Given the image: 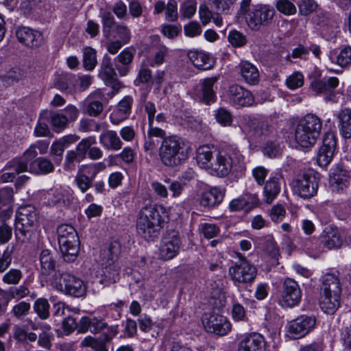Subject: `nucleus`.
<instances>
[{
  "label": "nucleus",
  "instance_id": "nucleus-33",
  "mask_svg": "<svg viewBox=\"0 0 351 351\" xmlns=\"http://www.w3.org/2000/svg\"><path fill=\"white\" fill-rule=\"evenodd\" d=\"M280 189L281 185L280 176L269 178V179L265 182L263 189L265 201L267 204H271L276 198L280 192Z\"/></svg>",
  "mask_w": 351,
  "mask_h": 351
},
{
  "label": "nucleus",
  "instance_id": "nucleus-21",
  "mask_svg": "<svg viewBox=\"0 0 351 351\" xmlns=\"http://www.w3.org/2000/svg\"><path fill=\"white\" fill-rule=\"evenodd\" d=\"M105 96L100 90L90 93L83 102L84 112L91 117H97L103 111Z\"/></svg>",
  "mask_w": 351,
  "mask_h": 351
},
{
  "label": "nucleus",
  "instance_id": "nucleus-61",
  "mask_svg": "<svg viewBox=\"0 0 351 351\" xmlns=\"http://www.w3.org/2000/svg\"><path fill=\"white\" fill-rule=\"evenodd\" d=\"M167 21L174 22L178 19V5L175 0H169L165 11Z\"/></svg>",
  "mask_w": 351,
  "mask_h": 351
},
{
  "label": "nucleus",
  "instance_id": "nucleus-26",
  "mask_svg": "<svg viewBox=\"0 0 351 351\" xmlns=\"http://www.w3.org/2000/svg\"><path fill=\"white\" fill-rule=\"evenodd\" d=\"M349 184L350 175L346 170L335 169L330 176V188L332 192L341 193Z\"/></svg>",
  "mask_w": 351,
  "mask_h": 351
},
{
  "label": "nucleus",
  "instance_id": "nucleus-9",
  "mask_svg": "<svg viewBox=\"0 0 351 351\" xmlns=\"http://www.w3.org/2000/svg\"><path fill=\"white\" fill-rule=\"evenodd\" d=\"M38 221V215L34 207L27 206L19 208L15 221V235L21 243L30 239L33 228Z\"/></svg>",
  "mask_w": 351,
  "mask_h": 351
},
{
  "label": "nucleus",
  "instance_id": "nucleus-45",
  "mask_svg": "<svg viewBox=\"0 0 351 351\" xmlns=\"http://www.w3.org/2000/svg\"><path fill=\"white\" fill-rule=\"evenodd\" d=\"M103 27V32L106 38L110 36L111 30L115 25L112 14L109 11H101L100 13Z\"/></svg>",
  "mask_w": 351,
  "mask_h": 351
},
{
  "label": "nucleus",
  "instance_id": "nucleus-42",
  "mask_svg": "<svg viewBox=\"0 0 351 351\" xmlns=\"http://www.w3.org/2000/svg\"><path fill=\"white\" fill-rule=\"evenodd\" d=\"M155 38L158 40V43L153 48V58L149 62L151 66L161 65L169 53V48L160 42L159 38L155 36Z\"/></svg>",
  "mask_w": 351,
  "mask_h": 351
},
{
  "label": "nucleus",
  "instance_id": "nucleus-19",
  "mask_svg": "<svg viewBox=\"0 0 351 351\" xmlns=\"http://www.w3.org/2000/svg\"><path fill=\"white\" fill-rule=\"evenodd\" d=\"M180 244V237L175 232L164 237L160 247V257L165 261L173 258L178 254Z\"/></svg>",
  "mask_w": 351,
  "mask_h": 351
},
{
  "label": "nucleus",
  "instance_id": "nucleus-6",
  "mask_svg": "<svg viewBox=\"0 0 351 351\" xmlns=\"http://www.w3.org/2000/svg\"><path fill=\"white\" fill-rule=\"evenodd\" d=\"M251 0H242L238 14L243 16L248 27L253 30H258L261 26L269 25L275 14L272 8L266 5H257L250 8Z\"/></svg>",
  "mask_w": 351,
  "mask_h": 351
},
{
  "label": "nucleus",
  "instance_id": "nucleus-18",
  "mask_svg": "<svg viewBox=\"0 0 351 351\" xmlns=\"http://www.w3.org/2000/svg\"><path fill=\"white\" fill-rule=\"evenodd\" d=\"M227 95L229 101L236 106L249 107L255 104L252 93L237 84L230 86Z\"/></svg>",
  "mask_w": 351,
  "mask_h": 351
},
{
  "label": "nucleus",
  "instance_id": "nucleus-8",
  "mask_svg": "<svg viewBox=\"0 0 351 351\" xmlns=\"http://www.w3.org/2000/svg\"><path fill=\"white\" fill-rule=\"evenodd\" d=\"M121 253L119 242L114 241L110 243L108 250L105 252L106 261L102 263V274L101 282L109 285L115 283L119 279L121 265L118 262Z\"/></svg>",
  "mask_w": 351,
  "mask_h": 351
},
{
  "label": "nucleus",
  "instance_id": "nucleus-57",
  "mask_svg": "<svg viewBox=\"0 0 351 351\" xmlns=\"http://www.w3.org/2000/svg\"><path fill=\"white\" fill-rule=\"evenodd\" d=\"M199 230L206 239H212L219 232V228L214 223H203L199 226Z\"/></svg>",
  "mask_w": 351,
  "mask_h": 351
},
{
  "label": "nucleus",
  "instance_id": "nucleus-46",
  "mask_svg": "<svg viewBox=\"0 0 351 351\" xmlns=\"http://www.w3.org/2000/svg\"><path fill=\"white\" fill-rule=\"evenodd\" d=\"M50 123L56 132H60L65 129L68 125L67 119L63 113H51L49 118Z\"/></svg>",
  "mask_w": 351,
  "mask_h": 351
},
{
  "label": "nucleus",
  "instance_id": "nucleus-39",
  "mask_svg": "<svg viewBox=\"0 0 351 351\" xmlns=\"http://www.w3.org/2000/svg\"><path fill=\"white\" fill-rule=\"evenodd\" d=\"M94 179L95 178L90 176L89 173H86L83 166L80 165L75 177V182L80 191L84 193L92 186Z\"/></svg>",
  "mask_w": 351,
  "mask_h": 351
},
{
  "label": "nucleus",
  "instance_id": "nucleus-24",
  "mask_svg": "<svg viewBox=\"0 0 351 351\" xmlns=\"http://www.w3.org/2000/svg\"><path fill=\"white\" fill-rule=\"evenodd\" d=\"M117 335V330L112 328L110 329V334H104L100 337L96 339L91 336L85 337L81 341V346L90 347L94 351H108L106 343L110 342V340Z\"/></svg>",
  "mask_w": 351,
  "mask_h": 351
},
{
  "label": "nucleus",
  "instance_id": "nucleus-28",
  "mask_svg": "<svg viewBox=\"0 0 351 351\" xmlns=\"http://www.w3.org/2000/svg\"><path fill=\"white\" fill-rule=\"evenodd\" d=\"M70 193L62 189H52L45 194L48 204L59 207L66 206L70 204Z\"/></svg>",
  "mask_w": 351,
  "mask_h": 351
},
{
  "label": "nucleus",
  "instance_id": "nucleus-40",
  "mask_svg": "<svg viewBox=\"0 0 351 351\" xmlns=\"http://www.w3.org/2000/svg\"><path fill=\"white\" fill-rule=\"evenodd\" d=\"M75 141L76 138L74 136H64L58 141L53 143L50 148L51 155L55 156L56 161L60 162L62 160V156L65 148Z\"/></svg>",
  "mask_w": 351,
  "mask_h": 351
},
{
  "label": "nucleus",
  "instance_id": "nucleus-13",
  "mask_svg": "<svg viewBox=\"0 0 351 351\" xmlns=\"http://www.w3.org/2000/svg\"><path fill=\"white\" fill-rule=\"evenodd\" d=\"M202 322L207 332L219 336L226 335L232 328L228 319L219 314L204 313L202 317Z\"/></svg>",
  "mask_w": 351,
  "mask_h": 351
},
{
  "label": "nucleus",
  "instance_id": "nucleus-50",
  "mask_svg": "<svg viewBox=\"0 0 351 351\" xmlns=\"http://www.w3.org/2000/svg\"><path fill=\"white\" fill-rule=\"evenodd\" d=\"M231 315L235 322H247L249 319L247 311L242 304L237 302L232 304Z\"/></svg>",
  "mask_w": 351,
  "mask_h": 351
},
{
  "label": "nucleus",
  "instance_id": "nucleus-10",
  "mask_svg": "<svg viewBox=\"0 0 351 351\" xmlns=\"http://www.w3.org/2000/svg\"><path fill=\"white\" fill-rule=\"evenodd\" d=\"M236 254L239 262L229 267L230 279L235 285L252 284L257 276V269L242 254L237 252Z\"/></svg>",
  "mask_w": 351,
  "mask_h": 351
},
{
  "label": "nucleus",
  "instance_id": "nucleus-53",
  "mask_svg": "<svg viewBox=\"0 0 351 351\" xmlns=\"http://www.w3.org/2000/svg\"><path fill=\"white\" fill-rule=\"evenodd\" d=\"M229 43L234 47H241L247 43L246 36L238 30H231L228 36Z\"/></svg>",
  "mask_w": 351,
  "mask_h": 351
},
{
  "label": "nucleus",
  "instance_id": "nucleus-54",
  "mask_svg": "<svg viewBox=\"0 0 351 351\" xmlns=\"http://www.w3.org/2000/svg\"><path fill=\"white\" fill-rule=\"evenodd\" d=\"M22 276L23 274L20 269H10L3 276L2 280L7 285H16L19 283Z\"/></svg>",
  "mask_w": 351,
  "mask_h": 351
},
{
  "label": "nucleus",
  "instance_id": "nucleus-32",
  "mask_svg": "<svg viewBox=\"0 0 351 351\" xmlns=\"http://www.w3.org/2000/svg\"><path fill=\"white\" fill-rule=\"evenodd\" d=\"M99 143L108 150L118 151L123 143L117 133L114 130H106L99 136Z\"/></svg>",
  "mask_w": 351,
  "mask_h": 351
},
{
  "label": "nucleus",
  "instance_id": "nucleus-27",
  "mask_svg": "<svg viewBox=\"0 0 351 351\" xmlns=\"http://www.w3.org/2000/svg\"><path fill=\"white\" fill-rule=\"evenodd\" d=\"M238 69L242 80L250 85H256L258 83L260 74L256 66L248 61H241Z\"/></svg>",
  "mask_w": 351,
  "mask_h": 351
},
{
  "label": "nucleus",
  "instance_id": "nucleus-63",
  "mask_svg": "<svg viewBox=\"0 0 351 351\" xmlns=\"http://www.w3.org/2000/svg\"><path fill=\"white\" fill-rule=\"evenodd\" d=\"M184 32L186 36L195 37L201 34L202 27L196 21H191L184 26Z\"/></svg>",
  "mask_w": 351,
  "mask_h": 351
},
{
  "label": "nucleus",
  "instance_id": "nucleus-41",
  "mask_svg": "<svg viewBox=\"0 0 351 351\" xmlns=\"http://www.w3.org/2000/svg\"><path fill=\"white\" fill-rule=\"evenodd\" d=\"M54 167L50 160L46 158H38L29 165V171L36 174H47L52 172Z\"/></svg>",
  "mask_w": 351,
  "mask_h": 351
},
{
  "label": "nucleus",
  "instance_id": "nucleus-62",
  "mask_svg": "<svg viewBox=\"0 0 351 351\" xmlns=\"http://www.w3.org/2000/svg\"><path fill=\"white\" fill-rule=\"evenodd\" d=\"M276 8L280 12L286 15L293 14L296 12L295 5L289 0H278Z\"/></svg>",
  "mask_w": 351,
  "mask_h": 351
},
{
  "label": "nucleus",
  "instance_id": "nucleus-29",
  "mask_svg": "<svg viewBox=\"0 0 351 351\" xmlns=\"http://www.w3.org/2000/svg\"><path fill=\"white\" fill-rule=\"evenodd\" d=\"M224 194L223 189L219 187H213L201 194L199 204L204 207L215 206L222 202Z\"/></svg>",
  "mask_w": 351,
  "mask_h": 351
},
{
  "label": "nucleus",
  "instance_id": "nucleus-15",
  "mask_svg": "<svg viewBox=\"0 0 351 351\" xmlns=\"http://www.w3.org/2000/svg\"><path fill=\"white\" fill-rule=\"evenodd\" d=\"M315 324V317L301 315L288 324L289 336L294 339L302 338L310 332Z\"/></svg>",
  "mask_w": 351,
  "mask_h": 351
},
{
  "label": "nucleus",
  "instance_id": "nucleus-44",
  "mask_svg": "<svg viewBox=\"0 0 351 351\" xmlns=\"http://www.w3.org/2000/svg\"><path fill=\"white\" fill-rule=\"evenodd\" d=\"M99 76L105 83H109L110 81L117 77V73L112 66L110 58H105L104 59L101 66Z\"/></svg>",
  "mask_w": 351,
  "mask_h": 351
},
{
  "label": "nucleus",
  "instance_id": "nucleus-22",
  "mask_svg": "<svg viewBox=\"0 0 351 351\" xmlns=\"http://www.w3.org/2000/svg\"><path fill=\"white\" fill-rule=\"evenodd\" d=\"M16 36L20 43L29 47H37L43 41V34L40 32L27 27H19Z\"/></svg>",
  "mask_w": 351,
  "mask_h": 351
},
{
  "label": "nucleus",
  "instance_id": "nucleus-4",
  "mask_svg": "<svg viewBox=\"0 0 351 351\" xmlns=\"http://www.w3.org/2000/svg\"><path fill=\"white\" fill-rule=\"evenodd\" d=\"M322 129L321 119L315 114H307L298 122L291 134L298 145L308 148L316 143Z\"/></svg>",
  "mask_w": 351,
  "mask_h": 351
},
{
  "label": "nucleus",
  "instance_id": "nucleus-1",
  "mask_svg": "<svg viewBox=\"0 0 351 351\" xmlns=\"http://www.w3.org/2000/svg\"><path fill=\"white\" fill-rule=\"evenodd\" d=\"M168 219L166 208L161 205H146L138 213L136 230L145 240H153L158 237L162 223Z\"/></svg>",
  "mask_w": 351,
  "mask_h": 351
},
{
  "label": "nucleus",
  "instance_id": "nucleus-56",
  "mask_svg": "<svg viewBox=\"0 0 351 351\" xmlns=\"http://www.w3.org/2000/svg\"><path fill=\"white\" fill-rule=\"evenodd\" d=\"M101 125L93 119H82L79 123V130L83 132H99Z\"/></svg>",
  "mask_w": 351,
  "mask_h": 351
},
{
  "label": "nucleus",
  "instance_id": "nucleus-52",
  "mask_svg": "<svg viewBox=\"0 0 351 351\" xmlns=\"http://www.w3.org/2000/svg\"><path fill=\"white\" fill-rule=\"evenodd\" d=\"M160 32L162 35L169 39H174L182 32L180 25L162 24L160 26Z\"/></svg>",
  "mask_w": 351,
  "mask_h": 351
},
{
  "label": "nucleus",
  "instance_id": "nucleus-38",
  "mask_svg": "<svg viewBox=\"0 0 351 351\" xmlns=\"http://www.w3.org/2000/svg\"><path fill=\"white\" fill-rule=\"evenodd\" d=\"M195 159L200 168L210 170L214 160L212 148L207 145L199 147L196 150Z\"/></svg>",
  "mask_w": 351,
  "mask_h": 351
},
{
  "label": "nucleus",
  "instance_id": "nucleus-20",
  "mask_svg": "<svg viewBox=\"0 0 351 351\" xmlns=\"http://www.w3.org/2000/svg\"><path fill=\"white\" fill-rule=\"evenodd\" d=\"M267 343L263 335L254 332L243 337L238 343V351H265Z\"/></svg>",
  "mask_w": 351,
  "mask_h": 351
},
{
  "label": "nucleus",
  "instance_id": "nucleus-23",
  "mask_svg": "<svg viewBox=\"0 0 351 351\" xmlns=\"http://www.w3.org/2000/svg\"><path fill=\"white\" fill-rule=\"evenodd\" d=\"M133 101V98L131 96L127 95L118 103L116 108L110 115V122L113 125H118L129 117Z\"/></svg>",
  "mask_w": 351,
  "mask_h": 351
},
{
  "label": "nucleus",
  "instance_id": "nucleus-3",
  "mask_svg": "<svg viewBox=\"0 0 351 351\" xmlns=\"http://www.w3.org/2000/svg\"><path fill=\"white\" fill-rule=\"evenodd\" d=\"M159 158L166 167H174L189 158V146L181 137L172 135L165 138L159 147Z\"/></svg>",
  "mask_w": 351,
  "mask_h": 351
},
{
  "label": "nucleus",
  "instance_id": "nucleus-48",
  "mask_svg": "<svg viewBox=\"0 0 351 351\" xmlns=\"http://www.w3.org/2000/svg\"><path fill=\"white\" fill-rule=\"evenodd\" d=\"M84 66L86 70H93L97 64L96 51L94 49L86 47L83 53Z\"/></svg>",
  "mask_w": 351,
  "mask_h": 351
},
{
  "label": "nucleus",
  "instance_id": "nucleus-58",
  "mask_svg": "<svg viewBox=\"0 0 351 351\" xmlns=\"http://www.w3.org/2000/svg\"><path fill=\"white\" fill-rule=\"evenodd\" d=\"M84 159L75 150H69L66 152L64 162V169L72 170L75 168V162H80Z\"/></svg>",
  "mask_w": 351,
  "mask_h": 351
},
{
  "label": "nucleus",
  "instance_id": "nucleus-36",
  "mask_svg": "<svg viewBox=\"0 0 351 351\" xmlns=\"http://www.w3.org/2000/svg\"><path fill=\"white\" fill-rule=\"evenodd\" d=\"M338 128L341 136L348 139L351 138V109L344 108L338 115Z\"/></svg>",
  "mask_w": 351,
  "mask_h": 351
},
{
  "label": "nucleus",
  "instance_id": "nucleus-5",
  "mask_svg": "<svg viewBox=\"0 0 351 351\" xmlns=\"http://www.w3.org/2000/svg\"><path fill=\"white\" fill-rule=\"evenodd\" d=\"M341 287L339 278L333 274H326L322 278L319 306L327 314H333L340 305Z\"/></svg>",
  "mask_w": 351,
  "mask_h": 351
},
{
  "label": "nucleus",
  "instance_id": "nucleus-49",
  "mask_svg": "<svg viewBox=\"0 0 351 351\" xmlns=\"http://www.w3.org/2000/svg\"><path fill=\"white\" fill-rule=\"evenodd\" d=\"M96 138L93 136L84 138L77 145L75 150L84 160L86 158V155L88 154L90 147L96 144Z\"/></svg>",
  "mask_w": 351,
  "mask_h": 351
},
{
  "label": "nucleus",
  "instance_id": "nucleus-11",
  "mask_svg": "<svg viewBox=\"0 0 351 351\" xmlns=\"http://www.w3.org/2000/svg\"><path fill=\"white\" fill-rule=\"evenodd\" d=\"M319 180V175L316 172L305 173L293 181V192L303 199H310L317 194Z\"/></svg>",
  "mask_w": 351,
  "mask_h": 351
},
{
  "label": "nucleus",
  "instance_id": "nucleus-7",
  "mask_svg": "<svg viewBox=\"0 0 351 351\" xmlns=\"http://www.w3.org/2000/svg\"><path fill=\"white\" fill-rule=\"evenodd\" d=\"M58 240L64 261L73 262L79 252L80 240L75 228L69 224H61L57 228Z\"/></svg>",
  "mask_w": 351,
  "mask_h": 351
},
{
  "label": "nucleus",
  "instance_id": "nucleus-12",
  "mask_svg": "<svg viewBox=\"0 0 351 351\" xmlns=\"http://www.w3.org/2000/svg\"><path fill=\"white\" fill-rule=\"evenodd\" d=\"M59 280L57 276L53 282L54 287L66 295L82 297L85 295L86 288L84 282L79 278L69 273L60 274Z\"/></svg>",
  "mask_w": 351,
  "mask_h": 351
},
{
  "label": "nucleus",
  "instance_id": "nucleus-31",
  "mask_svg": "<svg viewBox=\"0 0 351 351\" xmlns=\"http://www.w3.org/2000/svg\"><path fill=\"white\" fill-rule=\"evenodd\" d=\"M107 327V324L102 319L96 317H83L79 322L78 331L86 332L90 330L93 333H97Z\"/></svg>",
  "mask_w": 351,
  "mask_h": 351
},
{
  "label": "nucleus",
  "instance_id": "nucleus-47",
  "mask_svg": "<svg viewBox=\"0 0 351 351\" xmlns=\"http://www.w3.org/2000/svg\"><path fill=\"white\" fill-rule=\"evenodd\" d=\"M216 121L221 125L226 127L231 125L233 117L231 112L225 108H219L214 111Z\"/></svg>",
  "mask_w": 351,
  "mask_h": 351
},
{
  "label": "nucleus",
  "instance_id": "nucleus-60",
  "mask_svg": "<svg viewBox=\"0 0 351 351\" xmlns=\"http://www.w3.org/2000/svg\"><path fill=\"white\" fill-rule=\"evenodd\" d=\"M304 84V75L300 72H295L286 80L287 86L291 89L301 87Z\"/></svg>",
  "mask_w": 351,
  "mask_h": 351
},
{
  "label": "nucleus",
  "instance_id": "nucleus-37",
  "mask_svg": "<svg viewBox=\"0 0 351 351\" xmlns=\"http://www.w3.org/2000/svg\"><path fill=\"white\" fill-rule=\"evenodd\" d=\"M40 272L43 275L48 276L54 271L56 261L53 254L48 249H43L39 254Z\"/></svg>",
  "mask_w": 351,
  "mask_h": 351
},
{
  "label": "nucleus",
  "instance_id": "nucleus-35",
  "mask_svg": "<svg viewBox=\"0 0 351 351\" xmlns=\"http://www.w3.org/2000/svg\"><path fill=\"white\" fill-rule=\"evenodd\" d=\"M324 247L329 250L338 249L343 246L341 231L330 228L325 231L322 237Z\"/></svg>",
  "mask_w": 351,
  "mask_h": 351
},
{
  "label": "nucleus",
  "instance_id": "nucleus-2",
  "mask_svg": "<svg viewBox=\"0 0 351 351\" xmlns=\"http://www.w3.org/2000/svg\"><path fill=\"white\" fill-rule=\"evenodd\" d=\"M245 169L244 156L237 146L231 145L216 154L209 171L212 175L223 178L232 171L243 173Z\"/></svg>",
  "mask_w": 351,
  "mask_h": 351
},
{
  "label": "nucleus",
  "instance_id": "nucleus-17",
  "mask_svg": "<svg viewBox=\"0 0 351 351\" xmlns=\"http://www.w3.org/2000/svg\"><path fill=\"white\" fill-rule=\"evenodd\" d=\"M336 148V137L332 132H326L322 147L318 151L317 162L322 167H326L331 162Z\"/></svg>",
  "mask_w": 351,
  "mask_h": 351
},
{
  "label": "nucleus",
  "instance_id": "nucleus-51",
  "mask_svg": "<svg viewBox=\"0 0 351 351\" xmlns=\"http://www.w3.org/2000/svg\"><path fill=\"white\" fill-rule=\"evenodd\" d=\"M34 308L40 318L45 319L49 315V304L47 299L38 298L36 300Z\"/></svg>",
  "mask_w": 351,
  "mask_h": 351
},
{
  "label": "nucleus",
  "instance_id": "nucleus-34",
  "mask_svg": "<svg viewBox=\"0 0 351 351\" xmlns=\"http://www.w3.org/2000/svg\"><path fill=\"white\" fill-rule=\"evenodd\" d=\"M217 77H212L204 79L201 82L200 98L206 104L213 103L216 100V95L214 90V85L217 82Z\"/></svg>",
  "mask_w": 351,
  "mask_h": 351
},
{
  "label": "nucleus",
  "instance_id": "nucleus-64",
  "mask_svg": "<svg viewBox=\"0 0 351 351\" xmlns=\"http://www.w3.org/2000/svg\"><path fill=\"white\" fill-rule=\"evenodd\" d=\"M298 6L300 12L307 16L316 9L317 4L314 0H300Z\"/></svg>",
  "mask_w": 351,
  "mask_h": 351
},
{
  "label": "nucleus",
  "instance_id": "nucleus-30",
  "mask_svg": "<svg viewBox=\"0 0 351 351\" xmlns=\"http://www.w3.org/2000/svg\"><path fill=\"white\" fill-rule=\"evenodd\" d=\"M187 57L192 64L199 69L208 70L213 66L214 62L212 58L202 51L189 50Z\"/></svg>",
  "mask_w": 351,
  "mask_h": 351
},
{
  "label": "nucleus",
  "instance_id": "nucleus-55",
  "mask_svg": "<svg viewBox=\"0 0 351 351\" xmlns=\"http://www.w3.org/2000/svg\"><path fill=\"white\" fill-rule=\"evenodd\" d=\"M7 166L13 170L16 174L29 171V163L22 158L10 161Z\"/></svg>",
  "mask_w": 351,
  "mask_h": 351
},
{
  "label": "nucleus",
  "instance_id": "nucleus-59",
  "mask_svg": "<svg viewBox=\"0 0 351 351\" xmlns=\"http://www.w3.org/2000/svg\"><path fill=\"white\" fill-rule=\"evenodd\" d=\"M180 10L184 18H191L196 11V0H185Z\"/></svg>",
  "mask_w": 351,
  "mask_h": 351
},
{
  "label": "nucleus",
  "instance_id": "nucleus-16",
  "mask_svg": "<svg viewBox=\"0 0 351 351\" xmlns=\"http://www.w3.org/2000/svg\"><path fill=\"white\" fill-rule=\"evenodd\" d=\"M301 298L302 291L298 282L292 278H287L282 284L281 304L287 307H293L300 303Z\"/></svg>",
  "mask_w": 351,
  "mask_h": 351
},
{
  "label": "nucleus",
  "instance_id": "nucleus-25",
  "mask_svg": "<svg viewBox=\"0 0 351 351\" xmlns=\"http://www.w3.org/2000/svg\"><path fill=\"white\" fill-rule=\"evenodd\" d=\"M134 53L135 49L134 48L126 47L114 58V66L120 75L125 76L128 74Z\"/></svg>",
  "mask_w": 351,
  "mask_h": 351
},
{
  "label": "nucleus",
  "instance_id": "nucleus-43",
  "mask_svg": "<svg viewBox=\"0 0 351 351\" xmlns=\"http://www.w3.org/2000/svg\"><path fill=\"white\" fill-rule=\"evenodd\" d=\"M330 58L332 62H335L341 67H345L351 64V47H342L338 53H332Z\"/></svg>",
  "mask_w": 351,
  "mask_h": 351
},
{
  "label": "nucleus",
  "instance_id": "nucleus-14",
  "mask_svg": "<svg viewBox=\"0 0 351 351\" xmlns=\"http://www.w3.org/2000/svg\"><path fill=\"white\" fill-rule=\"evenodd\" d=\"M339 82V79L336 77H324L313 80L310 84V88L315 95L324 96L326 101H334L335 90Z\"/></svg>",
  "mask_w": 351,
  "mask_h": 351
}]
</instances>
